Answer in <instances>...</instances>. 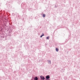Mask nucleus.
I'll return each instance as SVG.
<instances>
[{
	"label": "nucleus",
	"instance_id": "obj_5",
	"mask_svg": "<svg viewBox=\"0 0 80 80\" xmlns=\"http://www.w3.org/2000/svg\"><path fill=\"white\" fill-rule=\"evenodd\" d=\"M58 50H59V49L58 48H56V52H58Z\"/></svg>",
	"mask_w": 80,
	"mask_h": 80
},
{
	"label": "nucleus",
	"instance_id": "obj_6",
	"mask_svg": "<svg viewBox=\"0 0 80 80\" xmlns=\"http://www.w3.org/2000/svg\"><path fill=\"white\" fill-rule=\"evenodd\" d=\"M42 17H43V18H45V14H43V15H42Z\"/></svg>",
	"mask_w": 80,
	"mask_h": 80
},
{
	"label": "nucleus",
	"instance_id": "obj_11",
	"mask_svg": "<svg viewBox=\"0 0 80 80\" xmlns=\"http://www.w3.org/2000/svg\"><path fill=\"white\" fill-rule=\"evenodd\" d=\"M2 38H4V37L2 36Z\"/></svg>",
	"mask_w": 80,
	"mask_h": 80
},
{
	"label": "nucleus",
	"instance_id": "obj_9",
	"mask_svg": "<svg viewBox=\"0 0 80 80\" xmlns=\"http://www.w3.org/2000/svg\"><path fill=\"white\" fill-rule=\"evenodd\" d=\"M57 7V6H56V5H55V7Z\"/></svg>",
	"mask_w": 80,
	"mask_h": 80
},
{
	"label": "nucleus",
	"instance_id": "obj_3",
	"mask_svg": "<svg viewBox=\"0 0 80 80\" xmlns=\"http://www.w3.org/2000/svg\"><path fill=\"white\" fill-rule=\"evenodd\" d=\"M48 62V63L49 64H51V61L50 60H47Z\"/></svg>",
	"mask_w": 80,
	"mask_h": 80
},
{
	"label": "nucleus",
	"instance_id": "obj_8",
	"mask_svg": "<svg viewBox=\"0 0 80 80\" xmlns=\"http://www.w3.org/2000/svg\"><path fill=\"white\" fill-rule=\"evenodd\" d=\"M47 40H48L49 39V36H48L47 37Z\"/></svg>",
	"mask_w": 80,
	"mask_h": 80
},
{
	"label": "nucleus",
	"instance_id": "obj_1",
	"mask_svg": "<svg viewBox=\"0 0 80 80\" xmlns=\"http://www.w3.org/2000/svg\"><path fill=\"white\" fill-rule=\"evenodd\" d=\"M40 78L42 80H44L45 79V77H44L43 76H40Z\"/></svg>",
	"mask_w": 80,
	"mask_h": 80
},
{
	"label": "nucleus",
	"instance_id": "obj_2",
	"mask_svg": "<svg viewBox=\"0 0 80 80\" xmlns=\"http://www.w3.org/2000/svg\"><path fill=\"white\" fill-rule=\"evenodd\" d=\"M50 76L49 75H47L46 77V79H49L50 78Z\"/></svg>",
	"mask_w": 80,
	"mask_h": 80
},
{
	"label": "nucleus",
	"instance_id": "obj_7",
	"mask_svg": "<svg viewBox=\"0 0 80 80\" xmlns=\"http://www.w3.org/2000/svg\"><path fill=\"white\" fill-rule=\"evenodd\" d=\"M43 36H44V34H42L40 36L41 38H42Z\"/></svg>",
	"mask_w": 80,
	"mask_h": 80
},
{
	"label": "nucleus",
	"instance_id": "obj_4",
	"mask_svg": "<svg viewBox=\"0 0 80 80\" xmlns=\"http://www.w3.org/2000/svg\"><path fill=\"white\" fill-rule=\"evenodd\" d=\"M34 80H38V78L37 77H36L34 78Z\"/></svg>",
	"mask_w": 80,
	"mask_h": 80
},
{
	"label": "nucleus",
	"instance_id": "obj_10",
	"mask_svg": "<svg viewBox=\"0 0 80 80\" xmlns=\"http://www.w3.org/2000/svg\"><path fill=\"white\" fill-rule=\"evenodd\" d=\"M46 80H49V79H46Z\"/></svg>",
	"mask_w": 80,
	"mask_h": 80
}]
</instances>
